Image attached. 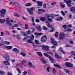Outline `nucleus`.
<instances>
[{
	"mask_svg": "<svg viewBox=\"0 0 75 75\" xmlns=\"http://www.w3.org/2000/svg\"><path fill=\"white\" fill-rule=\"evenodd\" d=\"M43 55L45 56V57H48L50 59V61H51L52 63H54V60L52 58L51 56L48 55V54H47L45 53H43Z\"/></svg>",
	"mask_w": 75,
	"mask_h": 75,
	"instance_id": "nucleus-1",
	"label": "nucleus"
},
{
	"mask_svg": "<svg viewBox=\"0 0 75 75\" xmlns=\"http://www.w3.org/2000/svg\"><path fill=\"white\" fill-rule=\"evenodd\" d=\"M65 34L64 33L61 32L59 34V38L61 40L64 39Z\"/></svg>",
	"mask_w": 75,
	"mask_h": 75,
	"instance_id": "nucleus-2",
	"label": "nucleus"
},
{
	"mask_svg": "<svg viewBox=\"0 0 75 75\" xmlns=\"http://www.w3.org/2000/svg\"><path fill=\"white\" fill-rule=\"evenodd\" d=\"M26 10L27 11L29 12L30 14H33V11L34 10V8H27Z\"/></svg>",
	"mask_w": 75,
	"mask_h": 75,
	"instance_id": "nucleus-3",
	"label": "nucleus"
},
{
	"mask_svg": "<svg viewBox=\"0 0 75 75\" xmlns=\"http://www.w3.org/2000/svg\"><path fill=\"white\" fill-rule=\"evenodd\" d=\"M64 1L65 3H66V4L68 7H71V0H69V1L66 0H64Z\"/></svg>",
	"mask_w": 75,
	"mask_h": 75,
	"instance_id": "nucleus-4",
	"label": "nucleus"
},
{
	"mask_svg": "<svg viewBox=\"0 0 75 75\" xmlns=\"http://www.w3.org/2000/svg\"><path fill=\"white\" fill-rule=\"evenodd\" d=\"M51 42L54 45H55L56 46V45H57L58 44H57V42L56 41H55V40L54 39H53V38H51Z\"/></svg>",
	"mask_w": 75,
	"mask_h": 75,
	"instance_id": "nucleus-5",
	"label": "nucleus"
},
{
	"mask_svg": "<svg viewBox=\"0 0 75 75\" xmlns=\"http://www.w3.org/2000/svg\"><path fill=\"white\" fill-rule=\"evenodd\" d=\"M42 48L43 50H47L48 51H51V50H49V47L47 46L42 45Z\"/></svg>",
	"mask_w": 75,
	"mask_h": 75,
	"instance_id": "nucleus-6",
	"label": "nucleus"
},
{
	"mask_svg": "<svg viewBox=\"0 0 75 75\" xmlns=\"http://www.w3.org/2000/svg\"><path fill=\"white\" fill-rule=\"evenodd\" d=\"M6 10L4 9H2L0 11L1 15V16H4V14H5V13H6Z\"/></svg>",
	"mask_w": 75,
	"mask_h": 75,
	"instance_id": "nucleus-7",
	"label": "nucleus"
},
{
	"mask_svg": "<svg viewBox=\"0 0 75 75\" xmlns=\"http://www.w3.org/2000/svg\"><path fill=\"white\" fill-rule=\"evenodd\" d=\"M65 65L67 67H72L73 65L70 63L66 62L65 63Z\"/></svg>",
	"mask_w": 75,
	"mask_h": 75,
	"instance_id": "nucleus-8",
	"label": "nucleus"
},
{
	"mask_svg": "<svg viewBox=\"0 0 75 75\" xmlns=\"http://www.w3.org/2000/svg\"><path fill=\"white\" fill-rule=\"evenodd\" d=\"M45 15L47 17H51L52 18H53L54 16H55V15H54V14H48L47 13H46L45 14Z\"/></svg>",
	"mask_w": 75,
	"mask_h": 75,
	"instance_id": "nucleus-9",
	"label": "nucleus"
},
{
	"mask_svg": "<svg viewBox=\"0 0 75 75\" xmlns=\"http://www.w3.org/2000/svg\"><path fill=\"white\" fill-rule=\"evenodd\" d=\"M6 23L8 24V25H10V26H11V25H13L12 23L10 22V21H9V18H7L6 19Z\"/></svg>",
	"mask_w": 75,
	"mask_h": 75,
	"instance_id": "nucleus-10",
	"label": "nucleus"
},
{
	"mask_svg": "<svg viewBox=\"0 0 75 75\" xmlns=\"http://www.w3.org/2000/svg\"><path fill=\"white\" fill-rule=\"evenodd\" d=\"M47 40V36L44 35L41 38V41L42 42L45 41Z\"/></svg>",
	"mask_w": 75,
	"mask_h": 75,
	"instance_id": "nucleus-11",
	"label": "nucleus"
},
{
	"mask_svg": "<svg viewBox=\"0 0 75 75\" xmlns=\"http://www.w3.org/2000/svg\"><path fill=\"white\" fill-rule=\"evenodd\" d=\"M37 3L38 4V6H39V7L40 6H42V2L39 1H37Z\"/></svg>",
	"mask_w": 75,
	"mask_h": 75,
	"instance_id": "nucleus-12",
	"label": "nucleus"
},
{
	"mask_svg": "<svg viewBox=\"0 0 75 75\" xmlns=\"http://www.w3.org/2000/svg\"><path fill=\"white\" fill-rule=\"evenodd\" d=\"M5 58L6 60V61H9V59H10L9 56H8V54L6 55L5 57Z\"/></svg>",
	"mask_w": 75,
	"mask_h": 75,
	"instance_id": "nucleus-13",
	"label": "nucleus"
},
{
	"mask_svg": "<svg viewBox=\"0 0 75 75\" xmlns=\"http://www.w3.org/2000/svg\"><path fill=\"white\" fill-rule=\"evenodd\" d=\"M12 51L15 52H16V53H18L19 52V51L17 50L16 48H15L12 49Z\"/></svg>",
	"mask_w": 75,
	"mask_h": 75,
	"instance_id": "nucleus-14",
	"label": "nucleus"
},
{
	"mask_svg": "<svg viewBox=\"0 0 75 75\" xmlns=\"http://www.w3.org/2000/svg\"><path fill=\"white\" fill-rule=\"evenodd\" d=\"M39 59L40 61H41L42 62L43 64H46L47 63V62L45 61V60L43 59H41V58H39Z\"/></svg>",
	"mask_w": 75,
	"mask_h": 75,
	"instance_id": "nucleus-15",
	"label": "nucleus"
},
{
	"mask_svg": "<svg viewBox=\"0 0 75 75\" xmlns=\"http://www.w3.org/2000/svg\"><path fill=\"white\" fill-rule=\"evenodd\" d=\"M46 23L48 27H49V28H51L52 27L50 25V23H49V22L48 21H46Z\"/></svg>",
	"mask_w": 75,
	"mask_h": 75,
	"instance_id": "nucleus-16",
	"label": "nucleus"
},
{
	"mask_svg": "<svg viewBox=\"0 0 75 75\" xmlns=\"http://www.w3.org/2000/svg\"><path fill=\"white\" fill-rule=\"evenodd\" d=\"M59 3L60 5V6L61 7H63L64 8L65 7V4H62V2H60Z\"/></svg>",
	"mask_w": 75,
	"mask_h": 75,
	"instance_id": "nucleus-17",
	"label": "nucleus"
},
{
	"mask_svg": "<svg viewBox=\"0 0 75 75\" xmlns=\"http://www.w3.org/2000/svg\"><path fill=\"white\" fill-rule=\"evenodd\" d=\"M4 63L5 65H10V63L8 61L4 62Z\"/></svg>",
	"mask_w": 75,
	"mask_h": 75,
	"instance_id": "nucleus-18",
	"label": "nucleus"
},
{
	"mask_svg": "<svg viewBox=\"0 0 75 75\" xmlns=\"http://www.w3.org/2000/svg\"><path fill=\"white\" fill-rule=\"evenodd\" d=\"M54 65L55 67H56V68H61V67L59 65L54 64Z\"/></svg>",
	"mask_w": 75,
	"mask_h": 75,
	"instance_id": "nucleus-19",
	"label": "nucleus"
},
{
	"mask_svg": "<svg viewBox=\"0 0 75 75\" xmlns=\"http://www.w3.org/2000/svg\"><path fill=\"white\" fill-rule=\"evenodd\" d=\"M55 57H56V58H62V57H59V56L57 53H56L55 54Z\"/></svg>",
	"mask_w": 75,
	"mask_h": 75,
	"instance_id": "nucleus-20",
	"label": "nucleus"
},
{
	"mask_svg": "<svg viewBox=\"0 0 75 75\" xmlns=\"http://www.w3.org/2000/svg\"><path fill=\"white\" fill-rule=\"evenodd\" d=\"M40 19L42 21H45V17H41L40 18Z\"/></svg>",
	"mask_w": 75,
	"mask_h": 75,
	"instance_id": "nucleus-21",
	"label": "nucleus"
},
{
	"mask_svg": "<svg viewBox=\"0 0 75 75\" xmlns=\"http://www.w3.org/2000/svg\"><path fill=\"white\" fill-rule=\"evenodd\" d=\"M37 53L40 57H42V54L41 52H37Z\"/></svg>",
	"mask_w": 75,
	"mask_h": 75,
	"instance_id": "nucleus-22",
	"label": "nucleus"
},
{
	"mask_svg": "<svg viewBox=\"0 0 75 75\" xmlns=\"http://www.w3.org/2000/svg\"><path fill=\"white\" fill-rule=\"evenodd\" d=\"M38 11L40 13H44L45 12V11L44 10L40 9L38 10Z\"/></svg>",
	"mask_w": 75,
	"mask_h": 75,
	"instance_id": "nucleus-23",
	"label": "nucleus"
},
{
	"mask_svg": "<svg viewBox=\"0 0 75 75\" xmlns=\"http://www.w3.org/2000/svg\"><path fill=\"white\" fill-rule=\"evenodd\" d=\"M64 70L65 72L67 73V74H69V70L65 69H64Z\"/></svg>",
	"mask_w": 75,
	"mask_h": 75,
	"instance_id": "nucleus-24",
	"label": "nucleus"
},
{
	"mask_svg": "<svg viewBox=\"0 0 75 75\" xmlns=\"http://www.w3.org/2000/svg\"><path fill=\"white\" fill-rule=\"evenodd\" d=\"M47 20L49 21H50V22H52V19L51 18H50V17H47Z\"/></svg>",
	"mask_w": 75,
	"mask_h": 75,
	"instance_id": "nucleus-25",
	"label": "nucleus"
},
{
	"mask_svg": "<svg viewBox=\"0 0 75 75\" xmlns=\"http://www.w3.org/2000/svg\"><path fill=\"white\" fill-rule=\"evenodd\" d=\"M28 42L29 43H30L31 44L32 43L33 44V40H31L30 39H29L27 40Z\"/></svg>",
	"mask_w": 75,
	"mask_h": 75,
	"instance_id": "nucleus-26",
	"label": "nucleus"
},
{
	"mask_svg": "<svg viewBox=\"0 0 75 75\" xmlns=\"http://www.w3.org/2000/svg\"><path fill=\"white\" fill-rule=\"evenodd\" d=\"M12 27H18V24H16L12 26Z\"/></svg>",
	"mask_w": 75,
	"mask_h": 75,
	"instance_id": "nucleus-27",
	"label": "nucleus"
},
{
	"mask_svg": "<svg viewBox=\"0 0 75 75\" xmlns=\"http://www.w3.org/2000/svg\"><path fill=\"white\" fill-rule=\"evenodd\" d=\"M72 31V29H66L65 30H64V31Z\"/></svg>",
	"mask_w": 75,
	"mask_h": 75,
	"instance_id": "nucleus-28",
	"label": "nucleus"
},
{
	"mask_svg": "<svg viewBox=\"0 0 75 75\" xmlns=\"http://www.w3.org/2000/svg\"><path fill=\"white\" fill-rule=\"evenodd\" d=\"M56 70H55V68H53V70L52 71V73L54 74H56Z\"/></svg>",
	"mask_w": 75,
	"mask_h": 75,
	"instance_id": "nucleus-29",
	"label": "nucleus"
},
{
	"mask_svg": "<svg viewBox=\"0 0 75 75\" xmlns=\"http://www.w3.org/2000/svg\"><path fill=\"white\" fill-rule=\"evenodd\" d=\"M4 44H6V45H9V44H10V42H7V41H5L4 42Z\"/></svg>",
	"mask_w": 75,
	"mask_h": 75,
	"instance_id": "nucleus-30",
	"label": "nucleus"
},
{
	"mask_svg": "<svg viewBox=\"0 0 75 75\" xmlns=\"http://www.w3.org/2000/svg\"><path fill=\"white\" fill-rule=\"evenodd\" d=\"M17 71H18V74H21V70H20V69H19L18 68H16Z\"/></svg>",
	"mask_w": 75,
	"mask_h": 75,
	"instance_id": "nucleus-31",
	"label": "nucleus"
},
{
	"mask_svg": "<svg viewBox=\"0 0 75 75\" xmlns=\"http://www.w3.org/2000/svg\"><path fill=\"white\" fill-rule=\"evenodd\" d=\"M5 22V20L4 19L1 20L0 19V23H4Z\"/></svg>",
	"mask_w": 75,
	"mask_h": 75,
	"instance_id": "nucleus-32",
	"label": "nucleus"
},
{
	"mask_svg": "<svg viewBox=\"0 0 75 75\" xmlns=\"http://www.w3.org/2000/svg\"><path fill=\"white\" fill-rule=\"evenodd\" d=\"M6 48H7L8 49H11L12 48V46H8L5 47Z\"/></svg>",
	"mask_w": 75,
	"mask_h": 75,
	"instance_id": "nucleus-33",
	"label": "nucleus"
},
{
	"mask_svg": "<svg viewBox=\"0 0 75 75\" xmlns=\"http://www.w3.org/2000/svg\"><path fill=\"white\" fill-rule=\"evenodd\" d=\"M14 4H15V6L16 7H17L18 6V4L17 2H15Z\"/></svg>",
	"mask_w": 75,
	"mask_h": 75,
	"instance_id": "nucleus-34",
	"label": "nucleus"
},
{
	"mask_svg": "<svg viewBox=\"0 0 75 75\" xmlns=\"http://www.w3.org/2000/svg\"><path fill=\"white\" fill-rule=\"evenodd\" d=\"M16 37L18 39V40H20L21 39V38L20 37V36L18 35H17L16 36Z\"/></svg>",
	"mask_w": 75,
	"mask_h": 75,
	"instance_id": "nucleus-35",
	"label": "nucleus"
},
{
	"mask_svg": "<svg viewBox=\"0 0 75 75\" xmlns=\"http://www.w3.org/2000/svg\"><path fill=\"white\" fill-rule=\"evenodd\" d=\"M31 4L30 3H28L25 4V6H31Z\"/></svg>",
	"mask_w": 75,
	"mask_h": 75,
	"instance_id": "nucleus-36",
	"label": "nucleus"
},
{
	"mask_svg": "<svg viewBox=\"0 0 75 75\" xmlns=\"http://www.w3.org/2000/svg\"><path fill=\"white\" fill-rule=\"evenodd\" d=\"M62 19H63V18H62V17H60L59 18L57 19H56V20L57 21H60V20H62Z\"/></svg>",
	"mask_w": 75,
	"mask_h": 75,
	"instance_id": "nucleus-37",
	"label": "nucleus"
},
{
	"mask_svg": "<svg viewBox=\"0 0 75 75\" xmlns=\"http://www.w3.org/2000/svg\"><path fill=\"white\" fill-rule=\"evenodd\" d=\"M33 64H32V63H31L29 62L28 63V65L30 67H32Z\"/></svg>",
	"mask_w": 75,
	"mask_h": 75,
	"instance_id": "nucleus-38",
	"label": "nucleus"
},
{
	"mask_svg": "<svg viewBox=\"0 0 75 75\" xmlns=\"http://www.w3.org/2000/svg\"><path fill=\"white\" fill-rule=\"evenodd\" d=\"M0 74L1 75H3L4 74V72L2 71H0Z\"/></svg>",
	"mask_w": 75,
	"mask_h": 75,
	"instance_id": "nucleus-39",
	"label": "nucleus"
},
{
	"mask_svg": "<svg viewBox=\"0 0 75 75\" xmlns=\"http://www.w3.org/2000/svg\"><path fill=\"white\" fill-rule=\"evenodd\" d=\"M71 54L73 55H75V52L74 51H72L71 52Z\"/></svg>",
	"mask_w": 75,
	"mask_h": 75,
	"instance_id": "nucleus-40",
	"label": "nucleus"
},
{
	"mask_svg": "<svg viewBox=\"0 0 75 75\" xmlns=\"http://www.w3.org/2000/svg\"><path fill=\"white\" fill-rule=\"evenodd\" d=\"M21 55H22L23 57H25V54L23 52H22L21 53Z\"/></svg>",
	"mask_w": 75,
	"mask_h": 75,
	"instance_id": "nucleus-41",
	"label": "nucleus"
},
{
	"mask_svg": "<svg viewBox=\"0 0 75 75\" xmlns=\"http://www.w3.org/2000/svg\"><path fill=\"white\" fill-rule=\"evenodd\" d=\"M42 29L45 30H48V28H47L45 26L43 27Z\"/></svg>",
	"mask_w": 75,
	"mask_h": 75,
	"instance_id": "nucleus-42",
	"label": "nucleus"
},
{
	"mask_svg": "<svg viewBox=\"0 0 75 75\" xmlns=\"http://www.w3.org/2000/svg\"><path fill=\"white\" fill-rule=\"evenodd\" d=\"M58 32H57L56 33L55 35V37H58Z\"/></svg>",
	"mask_w": 75,
	"mask_h": 75,
	"instance_id": "nucleus-43",
	"label": "nucleus"
},
{
	"mask_svg": "<svg viewBox=\"0 0 75 75\" xmlns=\"http://www.w3.org/2000/svg\"><path fill=\"white\" fill-rule=\"evenodd\" d=\"M28 25L26 24L25 25V28L26 29H28Z\"/></svg>",
	"mask_w": 75,
	"mask_h": 75,
	"instance_id": "nucleus-44",
	"label": "nucleus"
},
{
	"mask_svg": "<svg viewBox=\"0 0 75 75\" xmlns=\"http://www.w3.org/2000/svg\"><path fill=\"white\" fill-rule=\"evenodd\" d=\"M27 74V72L26 71H24L23 72V75H25Z\"/></svg>",
	"mask_w": 75,
	"mask_h": 75,
	"instance_id": "nucleus-45",
	"label": "nucleus"
},
{
	"mask_svg": "<svg viewBox=\"0 0 75 75\" xmlns=\"http://www.w3.org/2000/svg\"><path fill=\"white\" fill-rule=\"evenodd\" d=\"M43 7L44 8H46V4H44L43 5Z\"/></svg>",
	"mask_w": 75,
	"mask_h": 75,
	"instance_id": "nucleus-46",
	"label": "nucleus"
},
{
	"mask_svg": "<svg viewBox=\"0 0 75 75\" xmlns=\"http://www.w3.org/2000/svg\"><path fill=\"white\" fill-rule=\"evenodd\" d=\"M21 34L23 35H24V36H26V34L25 33L23 32H21Z\"/></svg>",
	"mask_w": 75,
	"mask_h": 75,
	"instance_id": "nucleus-47",
	"label": "nucleus"
},
{
	"mask_svg": "<svg viewBox=\"0 0 75 75\" xmlns=\"http://www.w3.org/2000/svg\"><path fill=\"white\" fill-rule=\"evenodd\" d=\"M14 15L15 16H17V17H19L20 16H19V15H18V14L17 13H15L14 14Z\"/></svg>",
	"mask_w": 75,
	"mask_h": 75,
	"instance_id": "nucleus-48",
	"label": "nucleus"
},
{
	"mask_svg": "<svg viewBox=\"0 0 75 75\" xmlns=\"http://www.w3.org/2000/svg\"><path fill=\"white\" fill-rule=\"evenodd\" d=\"M26 34H31V31L30 30H28Z\"/></svg>",
	"mask_w": 75,
	"mask_h": 75,
	"instance_id": "nucleus-49",
	"label": "nucleus"
},
{
	"mask_svg": "<svg viewBox=\"0 0 75 75\" xmlns=\"http://www.w3.org/2000/svg\"><path fill=\"white\" fill-rule=\"evenodd\" d=\"M31 29L33 30L32 31V33H34L35 31V29L34 28H32Z\"/></svg>",
	"mask_w": 75,
	"mask_h": 75,
	"instance_id": "nucleus-50",
	"label": "nucleus"
},
{
	"mask_svg": "<svg viewBox=\"0 0 75 75\" xmlns=\"http://www.w3.org/2000/svg\"><path fill=\"white\" fill-rule=\"evenodd\" d=\"M38 28V30L39 31H41V27L39 26Z\"/></svg>",
	"mask_w": 75,
	"mask_h": 75,
	"instance_id": "nucleus-51",
	"label": "nucleus"
},
{
	"mask_svg": "<svg viewBox=\"0 0 75 75\" xmlns=\"http://www.w3.org/2000/svg\"><path fill=\"white\" fill-rule=\"evenodd\" d=\"M22 18L25 20H27V18H26L24 16L22 17Z\"/></svg>",
	"mask_w": 75,
	"mask_h": 75,
	"instance_id": "nucleus-52",
	"label": "nucleus"
},
{
	"mask_svg": "<svg viewBox=\"0 0 75 75\" xmlns=\"http://www.w3.org/2000/svg\"><path fill=\"white\" fill-rule=\"evenodd\" d=\"M67 27L68 28H71V27H72V25L70 24H69L67 25Z\"/></svg>",
	"mask_w": 75,
	"mask_h": 75,
	"instance_id": "nucleus-53",
	"label": "nucleus"
},
{
	"mask_svg": "<svg viewBox=\"0 0 75 75\" xmlns=\"http://www.w3.org/2000/svg\"><path fill=\"white\" fill-rule=\"evenodd\" d=\"M61 12L63 16H65V14L64 12H63L62 11H61Z\"/></svg>",
	"mask_w": 75,
	"mask_h": 75,
	"instance_id": "nucleus-54",
	"label": "nucleus"
},
{
	"mask_svg": "<svg viewBox=\"0 0 75 75\" xmlns=\"http://www.w3.org/2000/svg\"><path fill=\"white\" fill-rule=\"evenodd\" d=\"M47 71L48 72H49V71H50V67H47Z\"/></svg>",
	"mask_w": 75,
	"mask_h": 75,
	"instance_id": "nucleus-55",
	"label": "nucleus"
},
{
	"mask_svg": "<svg viewBox=\"0 0 75 75\" xmlns=\"http://www.w3.org/2000/svg\"><path fill=\"white\" fill-rule=\"evenodd\" d=\"M62 27L64 28H67V25H63Z\"/></svg>",
	"mask_w": 75,
	"mask_h": 75,
	"instance_id": "nucleus-56",
	"label": "nucleus"
},
{
	"mask_svg": "<svg viewBox=\"0 0 75 75\" xmlns=\"http://www.w3.org/2000/svg\"><path fill=\"white\" fill-rule=\"evenodd\" d=\"M36 22L37 23H39V22H40V20H38V19H37L36 20Z\"/></svg>",
	"mask_w": 75,
	"mask_h": 75,
	"instance_id": "nucleus-57",
	"label": "nucleus"
},
{
	"mask_svg": "<svg viewBox=\"0 0 75 75\" xmlns=\"http://www.w3.org/2000/svg\"><path fill=\"white\" fill-rule=\"evenodd\" d=\"M61 51L62 54H65V52H64V51L63 50H61Z\"/></svg>",
	"mask_w": 75,
	"mask_h": 75,
	"instance_id": "nucleus-58",
	"label": "nucleus"
},
{
	"mask_svg": "<svg viewBox=\"0 0 75 75\" xmlns=\"http://www.w3.org/2000/svg\"><path fill=\"white\" fill-rule=\"evenodd\" d=\"M34 34H35V35H38V33H37V32H35L34 33Z\"/></svg>",
	"mask_w": 75,
	"mask_h": 75,
	"instance_id": "nucleus-59",
	"label": "nucleus"
},
{
	"mask_svg": "<svg viewBox=\"0 0 75 75\" xmlns=\"http://www.w3.org/2000/svg\"><path fill=\"white\" fill-rule=\"evenodd\" d=\"M43 34L42 33H38V35H42Z\"/></svg>",
	"mask_w": 75,
	"mask_h": 75,
	"instance_id": "nucleus-60",
	"label": "nucleus"
},
{
	"mask_svg": "<svg viewBox=\"0 0 75 75\" xmlns=\"http://www.w3.org/2000/svg\"><path fill=\"white\" fill-rule=\"evenodd\" d=\"M47 52L48 53V54H50L51 55H53V54H52V52Z\"/></svg>",
	"mask_w": 75,
	"mask_h": 75,
	"instance_id": "nucleus-61",
	"label": "nucleus"
},
{
	"mask_svg": "<svg viewBox=\"0 0 75 75\" xmlns=\"http://www.w3.org/2000/svg\"><path fill=\"white\" fill-rule=\"evenodd\" d=\"M35 42L36 44H38V40H35Z\"/></svg>",
	"mask_w": 75,
	"mask_h": 75,
	"instance_id": "nucleus-62",
	"label": "nucleus"
},
{
	"mask_svg": "<svg viewBox=\"0 0 75 75\" xmlns=\"http://www.w3.org/2000/svg\"><path fill=\"white\" fill-rule=\"evenodd\" d=\"M7 75H13L10 72H8V73Z\"/></svg>",
	"mask_w": 75,
	"mask_h": 75,
	"instance_id": "nucleus-63",
	"label": "nucleus"
},
{
	"mask_svg": "<svg viewBox=\"0 0 75 75\" xmlns=\"http://www.w3.org/2000/svg\"><path fill=\"white\" fill-rule=\"evenodd\" d=\"M3 35H4V33L3 32H2L1 33V36H3Z\"/></svg>",
	"mask_w": 75,
	"mask_h": 75,
	"instance_id": "nucleus-64",
	"label": "nucleus"
}]
</instances>
